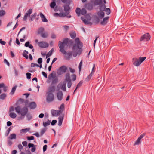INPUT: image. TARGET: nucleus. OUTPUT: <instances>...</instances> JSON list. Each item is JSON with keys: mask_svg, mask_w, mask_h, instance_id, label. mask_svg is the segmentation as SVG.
<instances>
[{"mask_svg": "<svg viewBox=\"0 0 154 154\" xmlns=\"http://www.w3.org/2000/svg\"><path fill=\"white\" fill-rule=\"evenodd\" d=\"M72 40H69L67 38H65L63 42L59 41V47L60 49V51L64 54L66 59H69L70 56L72 55V51H68L66 53L64 49L65 45H69L72 44Z\"/></svg>", "mask_w": 154, "mask_h": 154, "instance_id": "f257e3e1", "label": "nucleus"}, {"mask_svg": "<svg viewBox=\"0 0 154 154\" xmlns=\"http://www.w3.org/2000/svg\"><path fill=\"white\" fill-rule=\"evenodd\" d=\"M82 47V44L80 42L79 39L76 38L75 40V44L73 45L72 50L75 52L73 53V56L74 57H76L77 55V50L78 49H81Z\"/></svg>", "mask_w": 154, "mask_h": 154, "instance_id": "f03ea898", "label": "nucleus"}, {"mask_svg": "<svg viewBox=\"0 0 154 154\" xmlns=\"http://www.w3.org/2000/svg\"><path fill=\"white\" fill-rule=\"evenodd\" d=\"M146 59V57H140L138 58H134L132 59V63L134 65L136 66H140Z\"/></svg>", "mask_w": 154, "mask_h": 154, "instance_id": "7ed1b4c3", "label": "nucleus"}, {"mask_svg": "<svg viewBox=\"0 0 154 154\" xmlns=\"http://www.w3.org/2000/svg\"><path fill=\"white\" fill-rule=\"evenodd\" d=\"M58 81V78L56 77L55 74L53 73H51L48 75L47 82L48 83L51 82V83L53 84L57 83Z\"/></svg>", "mask_w": 154, "mask_h": 154, "instance_id": "20e7f679", "label": "nucleus"}, {"mask_svg": "<svg viewBox=\"0 0 154 154\" xmlns=\"http://www.w3.org/2000/svg\"><path fill=\"white\" fill-rule=\"evenodd\" d=\"M55 88L54 87H51L49 89V91L47 92L48 95L46 98L47 101L50 102L53 100L54 99V96L52 93L54 92Z\"/></svg>", "mask_w": 154, "mask_h": 154, "instance_id": "39448f33", "label": "nucleus"}, {"mask_svg": "<svg viewBox=\"0 0 154 154\" xmlns=\"http://www.w3.org/2000/svg\"><path fill=\"white\" fill-rule=\"evenodd\" d=\"M15 109L17 112L22 116L25 115L28 111V109L26 107H24L21 109L20 107L17 106L15 108Z\"/></svg>", "mask_w": 154, "mask_h": 154, "instance_id": "423d86ee", "label": "nucleus"}, {"mask_svg": "<svg viewBox=\"0 0 154 154\" xmlns=\"http://www.w3.org/2000/svg\"><path fill=\"white\" fill-rule=\"evenodd\" d=\"M35 43H37L38 46L41 48H45L49 46V44L47 42L44 41H38V39L35 40Z\"/></svg>", "mask_w": 154, "mask_h": 154, "instance_id": "0eeeda50", "label": "nucleus"}, {"mask_svg": "<svg viewBox=\"0 0 154 154\" xmlns=\"http://www.w3.org/2000/svg\"><path fill=\"white\" fill-rule=\"evenodd\" d=\"M91 17L88 14H87L85 15V18L83 17H81V19L83 22L86 24H90L91 25L92 23L90 21L91 19Z\"/></svg>", "mask_w": 154, "mask_h": 154, "instance_id": "6e6552de", "label": "nucleus"}, {"mask_svg": "<svg viewBox=\"0 0 154 154\" xmlns=\"http://www.w3.org/2000/svg\"><path fill=\"white\" fill-rule=\"evenodd\" d=\"M150 36L149 33H146L143 35L141 36L140 40V41H147L150 40Z\"/></svg>", "mask_w": 154, "mask_h": 154, "instance_id": "1a4fd4ad", "label": "nucleus"}, {"mask_svg": "<svg viewBox=\"0 0 154 154\" xmlns=\"http://www.w3.org/2000/svg\"><path fill=\"white\" fill-rule=\"evenodd\" d=\"M25 103L26 106H28L31 109H35L36 107V104L34 102L29 103V101L28 100H26L25 102Z\"/></svg>", "mask_w": 154, "mask_h": 154, "instance_id": "9d476101", "label": "nucleus"}, {"mask_svg": "<svg viewBox=\"0 0 154 154\" xmlns=\"http://www.w3.org/2000/svg\"><path fill=\"white\" fill-rule=\"evenodd\" d=\"M145 134H141L137 140L134 142V146L138 145L141 144V139L143 138Z\"/></svg>", "mask_w": 154, "mask_h": 154, "instance_id": "9b49d317", "label": "nucleus"}, {"mask_svg": "<svg viewBox=\"0 0 154 154\" xmlns=\"http://www.w3.org/2000/svg\"><path fill=\"white\" fill-rule=\"evenodd\" d=\"M67 69V68L66 66H62L57 71V73L59 75L61 74L65 73L66 72Z\"/></svg>", "mask_w": 154, "mask_h": 154, "instance_id": "f8f14e48", "label": "nucleus"}, {"mask_svg": "<svg viewBox=\"0 0 154 154\" xmlns=\"http://www.w3.org/2000/svg\"><path fill=\"white\" fill-rule=\"evenodd\" d=\"M32 9L31 8L29 9L28 11L27 12L25 13V15L23 19V21H26L27 20V17H29L30 15L32 12Z\"/></svg>", "mask_w": 154, "mask_h": 154, "instance_id": "ddd939ff", "label": "nucleus"}, {"mask_svg": "<svg viewBox=\"0 0 154 154\" xmlns=\"http://www.w3.org/2000/svg\"><path fill=\"white\" fill-rule=\"evenodd\" d=\"M51 112L53 116H57L61 113V110H51Z\"/></svg>", "mask_w": 154, "mask_h": 154, "instance_id": "4468645a", "label": "nucleus"}, {"mask_svg": "<svg viewBox=\"0 0 154 154\" xmlns=\"http://www.w3.org/2000/svg\"><path fill=\"white\" fill-rule=\"evenodd\" d=\"M104 13L103 11H100L97 12V15L98 18L99 19L103 18L104 16Z\"/></svg>", "mask_w": 154, "mask_h": 154, "instance_id": "2eb2a0df", "label": "nucleus"}, {"mask_svg": "<svg viewBox=\"0 0 154 154\" xmlns=\"http://www.w3.org/2000/svg\"><path fill=\"white\" fill-rule=\"evenodd\" d=\"M92 3L94 5H100L102 3V0H93L91 1Z\"/></svg>", "mask_w": 154, "mask_h": 154, "instance_id": "dca6fc26", "label": "nucleus"}, {"mask_svg": "<svg viewBox=\"0 0 154 154\" xmlns=\"http://www.w3.org/2000/svg\"><path fill=\"white\" fill-rule=\"evenodd\" d=\"M64 116L62 115L60 116L58 118V125L60 126L62 125V123L63 120Z\"/></svg>", "mask_w": 154, "mask_h": 154, "instance_id": "f3484780", "label": "nucleus"}, {"mask_svg": "<svg viewBox=\"0 0 154 154\" xmlns=\"http://www.w3.org/2000/svg\"><path fill=\"white\" fill-rule=\"evenodd\" d=\"M63 94L61 91H59L57 94V97L59 100H61L62 99Z\"/></svg>", "mask_w": 154, "mask_h": 154, "instance_id": "a211bd4d", "label": "nucleus"}, {"mask_svg": "<svg viewBox=\"0 0 154 154\" xmlns=\"http://www.w3.org/2000/svg\"><path fill=\"white\" fill-rule=\"evenodd\" d=\"M109 17H106L104 18L102 21L101 22V24L103 25H105L107 23L109 19Z\"/></svg>", "mask_w": 154, "mask_h": 154, "instance_id": "6ab92c4d", "label": "nucleus"}, {"mask_svg": "<svg viewBox=\"0 0 154 154\" xmlns=\"http://www.w3.org/2000/svg\"><path fill=\"white\" fill-rule=\"evenodd\" d=\"M93 4L91 2L90 3H88L86 5L85 7L88 9L89 10H91L93 7Z\"/></svg>", "mask_w": 154, "mask_h": 154, "instance_id": "aec40b11", "label": "nucleus"}, {"mask_svg": "<svg viewBox=\"0 0 154 154\" xmlns=\"http://www.w3.org/2000/svg\"><path fill=\"white\" fill-rule=\"evenodd\" d=\"M30 130V128H28L25 129H22L20 130V133H25L29 131Z\"/></svg>", "mask_w": 154, "mask_h": 154, "instance_id": "412c9836", "label": "nucleus"}, {"mask_svg": "<svg viewBox=\"0 0 154 154\" xmlns=\"http://www.w3.org/2000/svg\"><path fill=\"white\" fill-rule=\"evenodd\" d=\"M70 4H65L64 5V10L65 12H67V11H69V10L70 9L69 5Z\"/></svg>", "mask_w": 154, "mask_h": 154, "instance_id": "4be33fe9", "label": "nucleus"}, {"mask_svg": "<svg viewBox=\"0 0 154 154\" xmlns=\"http://www.w3.org/2000/svg\"><path fill=\"white\" fill-rule=\"evenodd\" d=\"M40 16L42 21L44 22H47L48 21L47 20L46 18L43 14L42 13H40Z\"/></svg>", "mask_w": 154, "mask_h": 154, "instance_id": "5701e85b", "label": "nucleus"}, {"mask_svg": "<svg viewBox=\"0 0 154 154\" xmlns=\"http://www.w3.org/2000/svg\"><path fill=\"white\" fill-rule=\"evenodd\" d=\"M3 88V90L4 91H6L7 89V87L5 86L4 83H1L0 84V88ZM1 93V90H0V94Z\"/></svg>", "mask_w": 154, "mask_h": 154, "instance_id": "b1692460", "label": "nucleus"}, {"mask_svg": "<svg viewBox=\"0 0 154 154\" xmlns=\"http://www.w3.org/2000/svg\"><path fill=\"white\" fill-rule=\"evenodd\" d=\"M100 10L101 11H104L106 8V6L104 4L102 3L100 5Z\"/></svg>", "mask_w": 154, "mask_h": 154, "instance_id": "393cba45", "label": "nucleus"}, {"mask_svg": "<svg viewBox=\"0 0 154 154\" xmlns=\"http://www.w3.org/2000/svg\"><path fill=\"white\" fill-rule=\"evenodd\" d=\"M65 80L67 82L71 81L70 79V74L69 73H67L66 74Z\"/></svg>", "mask_w": 154, "mask_h": 154, "instance_id": "a878e982", "label": "nucleus"}, {"mask_svg": "<svg viewBox=\"0 0 154 154\" xmlns=\"http://www.w3.org/2000/svg\"><path fill=\"white\" fill-rule=\"evenodd\" d=\"M10 116L12 118L14 119L17 116L16 113L14 112H10L9 114Z\"/></svg>", "mask_w": 154, "mask_h": 154, "instance_id": "bb28decb", "label": "nucleus"}, {"mask_svg": "<svg viewBox=\"0 0 154 154\" xmlns=\"http://www.w3.org/2000/svg\"><path fill=\"white\" fill-rule=\"evenodd\" d=\"M41 36L43 38H46L48 36V34L47 32H43L41 35Z\"/></svg>", "mask_w": 154, "mask_h": 154, "instance_id": "cd10ccee", "label": "nucleus"}, {"mask_svg": "<svg viewBox=\"0 0 154 154\" xmlns=\"http://www.w3.org/2000/svg\"><path fill=\"white\" fill-rule=\"evenodd\" d=\"M56 4L55 0H53V2L50 4V6L51 8H53L55 6Z\"/></svg>", "mask_w": 154, "mask_h": 154, "instance_id": "c85d7f7f", "label": "nucleus"}, {"mask_svg": "<svg viewBox=\"0 0 154 154\" xmlns=\"http://www.w3.org/2000/svg\"><path fill=\"white\" fill-rule=\"evenodd\" d=\"M28 54V52L27 51L25 50L23 53V55L24 57H25L26 59H27L28 58V56L27 55Z\"/></svg>", "mask_w": 154, "mask_h": 154, "instance_id": "c756f323", "label": "nucleus"}, {"mask_svg": "<svg viewBox=\"0 0 154 154\" xmlns=\"http://www.w3.org/2000/svg\"><path fill=\"white\" fill-rule=\"evenodd\" d=\"M62 2L66 4H70L71 1L70 0H61Z\"/></svg>", "mask_w": 154, "mask_h": 154, "instance_id": "7c9ffc66", "label": "nucleus"}, {"mask_svg": "<svg viewBox=\"0 0 154 154\" xmlns=\"http://www.w3.org/2000/svg\"><path fill=\"white\" fill-rule=\"evenodd\" d=\"M70 35L72 38H74L76 36V33L74 32H72L70 33Z\"/></svg>", "mask_w": 154, "mask_h": 154, "instance_id": "2f4dec72", "label": "nucleus"}, {"mask_svg": "<svg viewBox=\"0 0 154 154\" xmlns=\"http://www.w3.org/2000/svg\"><path fill=\"white\" fill-rule=\"evenodd\" d=\"M44 29L43 28L41 27L39 28L38 30V33L41 35L43 32Z\"/></svg>", "mask_w": 154, "mask_h": 154, "instance_id": "473e14b6", "label": "nucleus"}, {"mask_svg": "<svg viewBox=\"0 0 154 154\" xmlns=\"http://www.w3.org/2000/svg\"><path fill=\"white\" fill-rule=\"evenodd\" d=\"M81 10L79 8H77L75 10L76 13L77 14L78 16L80 14Z\"/></svg>", "mask_w": 154, "mask_h": 154, "instance_id": "72a5a7b5", "label": "nucleus"}, {"mask_svg": "<svg viewBox=\"0 0 154 154\" xmlns=\"http://www.w3.org/2000/svg\"><path fill=\"white\" fill-rule=\"evenodd\" d=\"M66 83L63 82V84L61 86V89L63 91H66Z\"/></svg>", "mask_w": 154, "mask_h": 154, "instance_id": "f704fd0d", "label": "nucleus"}, {"mask_svg": "<svg viewBox=\"0 0 154 154\" xmlns=\"http://www.w3.org/2000/svg\"><path fill=\"white\" fill-rule=\"evenodd\" d=\"M86 13V10L84 8H82L81 10L80 14L82 15H84Z\"/></svg>", "mask_w": 154, "mask_h": 154, "instance_id": "c9c22d12", "label": "nucleus"}, {"mask_svg": "<svg viewBox=\"0 0 154 154\" xmlns=\"http://www.w3.org/2000/svg\"><path fill=\"white\" fill-rule=\"evenodd\" d=\"M50 123V121H48L47 122L43 123V125L44 127H45L49 125Z\"/></svg>", "mask_w": 154, "mask_h": 154, "instance_id": "e433bc0d", "label": "nucleus"}, {"mask_svg": "<svg viewBox=\"0 0 154 154\" xmlns=\"http://www.w3.org/2000/svg\"><path fill=\"white\" fill-rule=\"evenodd\" d=\"M16 87H17L15 86L12 88L11 92V94L12 95L14 94L16 89Z\"/></svg>", "mask_w": 154, "mask_h": 154, "instance_id": "4c0bfd02", "label": "nucleus"}, {"mask_svg": "<svg viewBox=\"0 0 154 154\" xmlns=\"http://www.w3.org/2000/svg\"><path fill=\"white\" fill-rule=\"evenodd\" d=\"M106 13V14L108 15L110 13V10L109 8H107L105 10Z\"/></svg>", "mask_w": 154, "mask_h": 154, "instance_id": "58836bf2", "label": "nucleus"}, {"mask_svg": "<svg viewBox=\"0 0 154 154\" xmlns=\"http://www.w3.org/2000/svg\"><path fill=\"white\" fill-rule=\"evenodd\" d=\"M46 130V128H43L41 129L40 132V134L41 135H42L43 134L45 133V131Z\"/></svg>", "mask_w": 154, "mask_h": 154, "instance_id": "ea45409f", "label": "nucleus"}, {"mask_svg": "<svg viewBox=\"0 0 154 154\" xmlns=\"http://www.w3.org/2000/svg\"><path fill=\"white\" fill-rule=\"evenodd\" d=\"M64 108V104H62L61 105V106L59 108V110H61V112L63 110Z\"/></svg>", "mask_w": 154, "mask_h": 154, "instance_id": "a19ab883", "label": "nucleus"}, {"mask_svg": "<svg viewBox=\"0 0 154 154\" xmlns=\"http://www.w3.org/2000/svg\"><path fill=\"white\" fill-rule=\"evenodd\" d=\"M16 135L15 134H11L10 136V138L11 139H15Z\"/></svg>", "mask_w": 154, "mask_h": 154, "instance_id": "79ce46f5", "label": "nucleus"}, {"mask_svg": "<svg viewBox=\"0 0 154 154\" xmlns=\"http://www.w3.org/2000/svg\"><path fill=\"white\" fill-rule=\"evenodd\" d=\"M6 97V95L5 94H1L0 96V98L2 99H4Z\"/></svg>", "mask_w": 154, "mask_h": 154, "instance_id": "37998d69", "label": "nucleus"}, {"mask_svg": "<svg viewBox=\"0 0 154 154\" xmlns=\"http://www.w3.org/2000/svg\"><path fill=\"white\" fill-rule=\"evenodd\" d=\"M95 71V64H93V67L92 69V71L91 73H92L93 74Z\"/></svg>", "mask_w": 154, "mask_h": 154, "instance_id": "c03bdc74", "label": "nucleus"}, {"mask_svg": "<svg viewBox=\"0 0 154 154\" xmlns=\"http://www.w3.org/2000/svg\"><path fill=\"white\" fill-rule=\"evenodd\" d=\"M5 11L3 10L0 11V16H2L5 14Z\"/></svg>", "mask_w": 154, "mask_h": 154, "instance_id": "a18cd8bd", "label": "nucleus"}, {"mask_svg": "<svg viewBox=\"0 0 154 154\" xmlns=\"http://www.w3.org/2000/svg\"><path fill=\"white\" fill-rule=\"evenodd\" d=\"M71 78L73 81H74L76 79V76L75 74H73L71 75Z\"/></svg>", "mask_w": 154, "mask_h": 154, "instance_id": "49530a36", "label": "nucleus"}, {"mask_svg": "<svg viewBox=\"0 0 154 154\" xmlns=\"http://www.w3.org/2000/svg\"><path fill=\"white\" fill-rule=\"evenodd\" d=\"M26 75L27 78L28 79H30L31 78V73H27L26 74Z\"/></svg>", "mask_w": 154, "mask_h": 154, "instance_id": "de8ad7c7", "label": "nucleus"}, {"mask_svg": "<svg viewBox=\"0 0 154 154\" xmlns=\"http://www.w3.org/2000/svg\"><path fill=\"white\" fill-rule=\"evenodd\" d=\"M28 140H33L34 139V137L33 136H31L30 137L28 136L27 137Z\"/></svg>", "mask_w": 154, "mask_h": 154, "instance_id": "09e8293b", "label": "nucleus"}, {"mask_svg": "<svg viewBox=\"0 0 154 154\" xmlns=\"http://www.w3.org/2000/svg\"><path fill=\"white\" fill-rule=\"evenodd\" d=\"M67 82H68L67 86H68V88H69L71 87L72 83L71 82V81H67Z\"/></svg>", "mask_w": 154, "mask_h": 154, "instance_id": "8fccbe9b", "label": "nucleus"}, {"mask_svg": "<svg viewBox=\"0 0 154 154\" xmlns=\"http://www.w3.org/2000/svg\"><path fill=\"white\" fill-rule=\"evenodd\" d=\"M82 82H79L77 84V85L76 89L79 88L82 85Z\"/></svg>", "mask_w": 154, "mask_h": 154, "instance_id": "3c124183", "label": "nucleus"}, {"mask_svg": "<svg viewBox=\"0 0 154 154\" xmlns=\"http://www.w3.org/2000/svg\"><path fill=\"white\" fill-rule=\"evenodd\" d=\"M69 71L73 73L75 72V70L74 69L71 67L69 68Z\"/></svg>", "mask_w": 154, "mask_h": 154, "instance_id": "603ef678", "label": "nucleus"}, {"mask_svg": "<svg viewBox=\"0 0 154 154\" xmlns=\"http://www.w3.org/2000/svg\"><path fill=\"white\" fill-rule=\"evenodd\" d=\"M43 76L45 78H47V74L44 72L42 71V72Z\"/></svg>", "mask_w": 154, "mask_h": 154, "instance_id": "864d4df0", "label": "nucleus"}, {"mask_svg": "<svg viewBox=\"0 0 154 154\" xmlns=\"http://www.w3.org/2000/svg\"><path fill=\"white\" fill-rule=\"evenodd\" d=\"M22 144L24 146H26L27 145V142L26 141H24L22 142Z\"/></svg>", "mask_w": 154, "mask_h": 154, "instance_id": "5fc2aeb1", "label": "nucleus"}, {"mask_svg": "<svg viewBox=\"0 0 154 154\" xmlns=\"http://www.w3.org/2000/svg\"><path fill=\"white\" fill-rule=\"evenodd\" d=\"M38 62L39 64H41L42 62V59L41 58H38Z\"/></svg>", "mask_w": 154, "mask_h": 154, "instance_id": "6e6d98bb", "label": "nucleus"}, {"mask_svg": "<svg viewBox=\"0 0 154 154\" xmlns=\"http://www.w3.org/2000/svg\"><path fill=\"white\" fill-rule=\"evenodd\" d=\"M4 63H5L7 64L8 65V66H9V63L7 61V60L6 59H5L4 60Z\"/></svg>", "mask_w": 154, "mask_h": 154, "instance_id": "4d7b16f0", "label": "nucleus"}, {"mask_svg": "<svg viewBox=\"0 0 154 154\" xmlns=\"http://www.w3.org/2000/svg\"><path fill=\"white\" fill-rule=\"evenodd\" d=\"M18 147L19 149L21 151V149L23 148V146L21 144H20L18 145Z\"/></svg>", "mask_w": 154, "mask_h": 154, "instance_id": "13d9d810", "label": "nucleus"}, {"mask_svg": "<svg viewBox=\"0 0 154 154\" xmlns=\"http://www.w3.org/2000/svg\"><path fill=\"white\" fill-rule=\"evenodd\" d=\"M31 66L32 67L39 66V65L36 63H32Z\"/></svg>", "mask_w": 154, "mask_h": 154, "instance_id": "bf43d9fd", "label": "nucleus"}, {"mask_svg": "<svg viewBox=\"0 0 154 154\" xmlns=\"http://www.w3.org/2000/svg\"><path fill=\"white\" fill-rule=\"evenodd\" d=\"M47 145H45L43 147V151L44 152H45L46 151L47 148Z\"/></svg>", "mask_w": 154, "mask_h": 154, "instance_id": "052dcab7", "label": "nucleus"}, {"mask_svg": "<svg viewBox=\"0 0 154 154\" xmlns=\"http://www.w3.org/2000/svg\"><path fill=\"white\" fill-rule=\"evenodd\" d=\"M0 43L3 45H5L6 44V42L4 41H2V39H0Z\"/></svg>", "mask_w": 154, "mask_h": 154, "instance_id": "680f3d73", "label": "nucleus"}, {"mask_svg": "<svg viewBox=\"0 0 154 154\" xmlns=\"http://www.w3.org/2000/svg\"><path fill=\"white\" fill-rule=\"evenodd\" d=\"M14 107L13 106H12L10 107L9 109V112H11L14 111Z\"/></svg>", "mask_w": 154, "mask_h": 154, "instance_id": "e2e57ef3", "label": "nucleus"}, {"mask_svg": "<svg viewBox=\"0 0 154 154\" xmlns=\"http://www.w3.org/2000/svg\"><path fill=\"white\" fill-rule=\"evenodd\" d=\"M34 146V145L33 144L30 143L28 144V147L29 148H30L31 147L32 148Z\"/></svg>", "mask_w": 154, "mask_h": 154, "instance_id": "0e129e2a", "label": "nucleus"}, {"mask_svg": "<svg viewBox=\"0 0 154 154\" xmlns=\"http://www.w3.org/2000/svg\"><path fill=\"white\" fill-rule=\"evenodd\" d=\"M52 53L50 51L47 54V57H49L50 56H51L52 54Z\"/></svg>", "mask_w": 154, "mask_h": 154, "instance_id": "69168bd1", "label": "nucleus"}, {"mask_svg": "<svg viewBox=\"0 0 154 154\" xmlns=\"http://www.w3.org/2000/svg\"><path fill=\"white\" fill-rule=\"evenodd\" d=\"M57 122V121L56 120H53L51 123V125H54L55 123H56Z\"/></svg>", "mask_w": 154, "mask_h": 154, "instance_id": "338daca9", "label": "nucleus"}, {"mask_svg": "<svg viewBox=\"0 0 154 154\" xmlns=\"http://www.w3.org/2000/svg\"><path fill=\"white\" fill-rule=\"evenodd\" d=\"M92 74H93L92 73H91L89 74V75L87 77V79L88 80L90 79L91 78V77H92Z\"/></svg>", "mask_w": 154, "mask_h": 154, "instance_id": "774afa93", "label": "nucleus"}]
</instances>
